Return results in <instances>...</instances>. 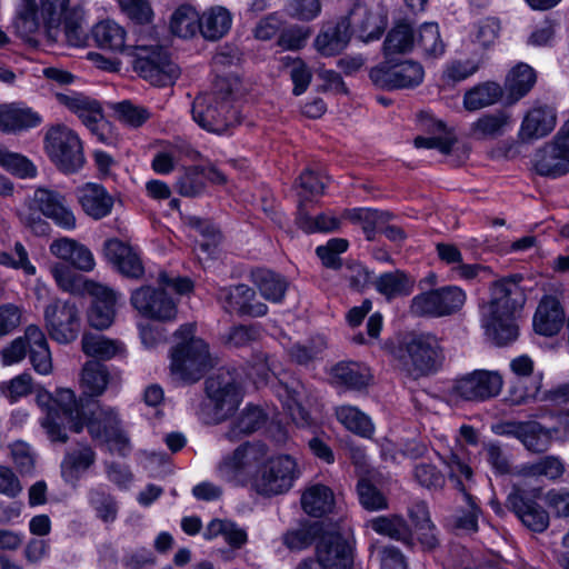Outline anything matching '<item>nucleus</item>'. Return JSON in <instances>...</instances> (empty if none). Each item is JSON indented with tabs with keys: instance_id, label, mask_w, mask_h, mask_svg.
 I'll return each instance as SVG.
<instances>
[{
	"instance_id": "1",
	"label": "nucleus",
	"mask_w": 569,
	"mask_h": 569,
	"mask_svg": "<svg viewBox=\"0 0 569 569\" xmlns=\"http://www.w3.org/2000/svg\"><path fill=\"white\" fill-rule=\"evenodd\" d=\"M87 0H20L12 27L28 39L42 26L49 38L56 40L62 32L68 44L80 47L84 42L81 28L82 6Z\"/></svg>"
},
{
	"instance_id": "2",
	"label": "nucleus",
	"mask_w": 569,
	"mask_h": 569,
	"mask_svg": "<svg viewBox=\"0 0 569 569\" xmlns=\"http://www.w3.org/2000/svg\"><path fill=\"white\" fill-rule=\"evenodd\" d=\"M523 303L525 295L516 280L505 278L495 282L482 322L496 345L506 346L517 339L515 319Z\"/></svg>"
},
{
	"instance_id": "3",
	"label": "nucleus",
	"mask_w": 569,
	"mask_h": 569,
	"mask_svg": "<svg viewBox=\"0 0 569 569\" xmlns=\"http://www.w3.org/2000/svg\"><path fill=\"white\" fill-rule=\"evenodd\" d=\"M234 84L236 81L219 78L213 91L194 99L192 118L202 129L221 134L239 122L238 111L232 104Z\"/></svg>"
},
{
	"instance_id": "4",
	"label": "nucleus",
	"mask_w": 569,
	"mask_h": 569,
	"mask_svg": "<svg viewBox=\"0 0 569 569\" xmlns=\"http://www.w3.org/2000/svg\"><path fill=\"white\" fill-rule=\"evenodd\" d=\"M206 399L196 408L204 423H219L232 415L241 402L242 395L236 371L219 369L204 382Z\"/></svg>"
},
{
	"instance_id": "5",
	"label": "nucleus",
	"mask_w": 569,
	"mask_h": 569,
	"mask_svg": "<svg viewBox=\"0 0 569 569\" xmlns=\"http://www.w3.org/2000/svg\"><path fill=\"white\" fill-rule=\"evenodd\" d=\"M196 326L184 323L174 332L179 340L171 350L170 370L184 382H197L212 367L209 346L194 337Z\"/></svg>"
},
{
	"instance_id": "6",
	"label": "nucleus",
	"mask_w": 569,
	"mask_h": 569,
	"mask_svg": "<svg viewBox=\"0 0 569 569\" xmlns=\"http://www.w3.org/2000/svg\"><path fill=\"white\" fill-rule=\"evenodd\" d=\"M268 458V447L260 441H247L226 455L217 466L220 479L233 486L253 482L262 463Z\"/></svg>"
},
{
	"instance_id": "7",
	"label": "nucleus",
	"mask_w": 569,
	"mask_h": 569,
	"mask_svg": "<svg viewBox=\"0 0 569 569\" xmlns=\"http://www.w3.org/2000/svg\"><path fill=\"white\" fill-rule=\"evenodd\" d=\"M129 56L133 57L134 71L153 86H171L180 76L179 67L158 43L138 42Z\"/></svg>"
},
{
	"instance_id": "8",
	"label": "nucleus",
	"mask_w": 569,
	"mask_h": 569,
	"mask_svg": "<svg viewBox=\"0 0 569 569\" xmlns=\"http://www.w3.org/2000/svg\"><path fill=\"white\" fill-rule=\"evenodd\" d=\"M46 151L56 166L66 173H74L84 164L79 136L69 127L58 124L46 134Z\"/></svg>"
},
{
	"instance_id": "9",
	"label": "nucleus",
	"mask_w": 569,
	"mask_h": 569,
	"mask_svg": "<svg viewBox=\"0 0 569 569\" xmlns=\"http://www.w3.org/2000/svg\"><path fill=\"white\" fill-rule=\"evenodd\" d=\"M298 477L297 461L289 455H280L267 458L253 479L252 488L260 496L273 497L290 490Z\"/></svg>"
},
{
	"instance_id": "10",
	"label": "nucleus",
	"mask_w": 569,
	"mask_h": 569,
	"mask_svg": "<svg viewBox=\"0 0 569 569\" xmlns=\"http://www.w3.org/2000/svg\"><path fill=\"white\" fill-rule=\"evenodd\" d=\"M83 423L92 439L108 443L110 449L120 456L128 455L129 438L122 430L121 419L116 408L98 405Z\"/></svg>"
},
{
	"instance_id": "11",
	"label": "nucleus",
	"mask_w": 569,
	"mask_h": 569,
	"mask_svg": "<svg viewBox=\"0 0 569 569\" xmlns=\"http://www.w3.org/2000/svg\"><path fill=\"white\" fill-rule=\"evenodd\" d=\"M443 463L447 467L449 480L453 482L456 489L461 492L462 499L467 506L466 510H461L455 517L453 525L457 529L476 532L478 530V519L481 509L477 499L467 491L462 482V478L468 481L472 479V469L452 452L443 459Z\"/></svg>"
},
{
	"instance_id": "12",
	"label": "nucleus",
	"mask_w": 569,
	"mask_h": 569,
	"mask_svg": "<svg viewBox=\"0 0 569 569\" xmlns=\"http://www.w3.org/2000/svg\"><path fill=\"white\" fill-rule=\"evenodd\" d=\"M502 385V377L499 372L478 369L456 378L449 389V395L465 401H486L498 396Z\"/></svg>"
},
{
	"instance_id": "13",
	"label": "nucleus",
	"mask_w": 569,
	"mask_h": 569,
	"mask_svg": "<svg viewBox=\"0 0 569 569\" xmlns=\"http://www.w3.org/2000/svg\"><path fill=\"white\" fill-rule=\"evenodd\" d=\"M466 302V293L457 286H446L417 295L411 300V312L440 318L456 313Z\"/></svg>"
},
{
	"instance_id": "14",
	"label": "nucleus",
	"mask_w": 569,
	"mask_h": 569,
	"mask_svg": "<svg viewBox=\"0 0 569 569\" xmlns=\"http://www.w3.org/2000/svg\"><path fill=\"white\" fill-rule=\"evenodd\" d=\"M46 328L51 339L69 343L77 339L81 321L80 312L71 300L53 299L43 311Z\"/></svg>"
},
{
	"instance_id": "15",
	"label": "nucleus",
	"mask_w": 569,
	"mask_h": 569,
	"mask_svg": "<svg viewBox=\"0 0 569 569\" xmlns=\"http://www.w3.org/2000/svg\"><path fill=\"white\" fill-rule=\"evenodd\" d=\"M393 59H387L371 70L370 77L375 83L388 89H408L419 86L425 77L422 66L413 60L392 64Z\"/></svg>"
},
{
	"instance_id": "16",
	"label": "nucleus",
	"mask_w": 569,
	"mask_h": 569,
	"mask_svg": "<svg viewBox=\"0 0 569 569\" xmlns=\"http://www.w3.org/2000/svg\"><path fill=\"white\" fill-rule=\"evenodd\" d=\"M132 307L144 318L157 321H172L177 317V305L163 289L143 286L132 291Z\"/></svg>"
},
{
	"instance_id": "17",
	"label": "nucleus",
	"mask_w": 569,
	"mask_h": 569,
	"mask_svg": "<svg viewBox=\"0 0 569 569\" xmlns=\"http://www.w3.org/2000/svg\"><path fill=\"white\" fill-rule=\"evenodd\" d=\"M58 102L76 113L82 123L94 134L99 141L107 140L103 129L107 122L100 103L83 93L70 91L56 94Z\"/></svg>"
},
{
	"instance_id": "18",
	"label": "nucleus",
	"mask_w": 569,
	"mask_h": 569,
	"mask_svg": "<svg viewBox=\"0 0 569 569\" xmlns=\"http://www.w3.org/2000/svg\"><path fill=\"white\" fill-rule=\"evenodd\" d=\"M506 506L532 532L540 533L549 527L548 511L526 490L512 489L507 497Z\"/></svg>"
},
{
	"instance_id": "19",
	"label": "nucleus",
	"mask_w": 569,
	"mask_h": 569,
	"mask_svg": "<svg viewBox=\"0 0 569 569\" xmlns=\"http://www.w3.org/2000/svg\"><path fill=\"white\" fill-rule=\"evenodd\" d=\"M406 350L412 367L421 375L435 372L442 365V349L433 335H415L407 342Z\"/></svg>"
},
{
	"instance_id": "20",
	"label": "nucleus",
	"mask_w": 569,
	"mask_h": 569,
	"mask_svg": "<svg viewBox=\"0 0 569 569\" xmlns=\"http://www.w3.org/2000/svg\"><path fill=\"white\" fill-rule=\"evenodd\" d=\"M217 297L222 308L229 313L262 317L268 312L267 305L254 301L256 291L243 283L220 288Z\"/></svg>"
},
{
	"instance_id": "21",
	"label": "nucleus",
	"mask_w": 569,
	"mask_h": 569,
	"mask_svg": "<svg viewBox=\"0 0 569 569\" xmlns=\"http://www.w3.org/2000/svg\"><path fill=\"white\" fill-rule=\"evenodd\" d=\"M316 555L322 569H350L353 561L350 543L338 532H325L317 542Z\"/></svg>"
},
{
	"instance_id": "22",
	"label": "nucleus",
	"mask_w": 569,
	"mask_h": 569,
	"mask_svg": "<svg viewBox=\"0 0 569 569\" xmlns=\"http://www.w3.org/2000/svg\"><path fill=\"white\" fill-rule=\"evenodd\" d=\"M510 369L517 377V383L510 390L511 401L522 405L536 399L542 386V373L533 375V361L522 355L511 360Z\"/></svg>"
},
{
	"instance_id": "23",
	"label": "nucleus",
	"mask_w": 569,
	"mask_h": 569,
	"mask_svg": "<svg viewBox=\"0 0 569 569\" xmlns=\"http://www.w3.org/2000/svg\"><path fill=\"white\" fill-rule=\"evenodd\" d=\"M36 208L58 227L72 230L76 228V217L66 197L52 189L38 188L33 193Z\"/></svg>"
},
{
	"instance_id": "24",
	"label": "nucleus",
	"mask_w": 569,
	"mask_h": 569,
	"mask_svg": "<svg viewBox=\"0 0 569 569\" xmlns=\"http://www.w3.org/2000/svg\"><path fill=\"white\" fill-rule=\"evenodd\" d=\"M556 124V108L547 103L535 102L522 119L519 137L522 141L538 140L547 137Z\"/></svg>"
},
{
	"instance_id": "25",
	"label": "nucleus",
	"mask_w": 569,
	"mask_h": 569,
	"mask_svg": "<svg viewBox=\"0 0 569 569\" xmlns=\"http://www.w3.org/2000/svg\"><path fill=\"white\" fill-rule=\"evenodd\" d=\"M349 24V30L355 32L365 42L379 39L385 30L386 22L380 14L373 13L367 4L356 2L348 16L342 18Z\"/></svg>"
},
{
	"instance_id": "26",
	"label": "nucleus",
	"mask_w": 569,
	"mask_h": 569,
	"mask_svg": "<svg viewBox=\"0 0 569 569\" xmlns=\"http://www.w3.org/2000/svg\"><path fill=\"white\" fill-rule=\"evenodd\" d=\"M107 259L127 278L140 279L144 273L140 253L130 244L118 239L104 243Z\"/></svg>"
},
{
	"instance_id": "27",
	"label": "nucleus",
	"mask_w": 569,
	"mask_h": 569,
	"mask_svg": "<svg viewBox=\"0 0 569 569\" xmlns=\"http://www.w3.org/2000/svg\"><path fill=\"white\" fill-rule=\"evenodd\" d=\"M87 290L93 297L92 306L88 313L90 325L99 330L109 328L116 316V292L99 283H88Z\"/></svg>"
},
{
	"instance_id": "28",
	"label": "nucleus",
	"mask_w": 569,
	"mask_h": 569,
	"mask_svg": "<svg viewBox=\"0 0 569 569\" xmlns=\"http://www.w3.org/2000/svg\"><path fill=\"white\" fill-rule=\"evenodd\" d=\"M535 168L540 176L561 177L569 172V153L552 138L537 151Z\"/></svg>"
},
{
	"instance_id": "29",
	"label": "nucleus",
	"mask_w": 569,
	"mask_h": 569,
	"mask_svg": "<svg viewBox=\"0 0 569 569\" xmlns=\"http://www.w3.org/2000/svg\"><path fill=\"white\" fill-rule=\"evenodd\" d=\"M351 31L342 18L336 22L326 23L315 39V47L325 57L340 53L349 43Z\"/></svg>"
},
{
	"instance_id": "30",
	"label": "nucleus",
	"mask_w": 569,
	"mask_h": 569,
	"mask_svg": "<svg viewBox=\"0 0 569 569\" xmlns=\"http://www.w3.org/2000/svg\"><path fill=\"white\" fill-rule=\"evenodd\" d=\"M77 196L83 211L96 220L107 217L112 210L113 198L101 184L86 183L78 189Z\"/></svg>"
},
{
	"instance_id": "31",
	"label": "nucleus",
	"mask_w": 569,
	"mask_h": 569,
	"mask_svg": "<svg viewBox=\"0 0 569 569\" xmlns=\"http://www.w3.org/2000/svg\"><path fill=\"white\" fill-rule=\"evenodd\" d=\"M565 322V311L555 297H545L535 313L533 328L537 333L551 337L557 335Z\"/></svg>"
},
{
	"instance_id": "32",
	"label": "nucleus",
	"mask_w": 569,
	"mask_h": 569,
	"mask_svg": "<svg viewBox=\"0 0 569 569\" xmlns=\"http://www.w3.org/2000/svg\"><path fill=\"white\" fill-rule=\"evenodd\" d=\"M53 406L60 418L57 421L60 422V427L64 432L68 428L73 432H81L84 423L80 407L77 402L76 395L71 389L60 388L53 396Z\"/></svg>"
},
{
	"instance_id": "33",
	"label": "nucleus",
	"mask_w": 569,
	"mask_h": 569,
	"mask_svg": "<svg viewBox=\"0 0 569 569\" xmlns=\"http://www.w3.org/2000/svg\"><path fill=\"white\" fill-rule=\"evenodd\" d=\"M40 116L32 109L18 103L0 106V131L11 133L37 127Z\"/></svg>"
},
{
	"instance_id": "34",
	"label": "nucleus",
	"mask_w": 569,
	"mask_h": 569,
	"mask_svg": "<svg viewBox=\"0 0 569 569\" xmlns=\"http://www.w3.org/2000/svg\"><path fill=\"white\" fill-rule=\"evenodd\" d=\"M274 392L293 420H307L308 413L302 407V401L307 398L308 391L300 380L292 378L289 382L279 381L274 386Z\"/></svg>"
},
{
	"instance_id": "35",
	"label": "nucleus",
	"mask_w": 569,
	"mask_h": 569,
	"mask_svg": "<svg viewBox=\"0 0 569 569\" xmlns=\"http://www.w3.org/2000/svg\"><path fill=\"white\" fill-rule=\"evenodd\" d=\"M26 340L33 369L40 375H49L52 371V359L43 331L38 326L30 325L26 329Z\"/></svg>"
},
{
	"instance_id": "36",
	"label": "nucleus",
	"mask_w": 569,
	"mask_h": 569,
	"mask_svg": "<svg viewBox=\"0 0 569 569\" xmlns=\"http://www.w3.org/2000/svg\"><path fill=\"white\" fill-rule=\"evenodd\" d=\"M87 502L94 517L104 523H112L119 513V501L107 485H96L87 491Z\"/></svg>"
},
{
	"instance_id": "37",
	"label": "nucleus",
	"mask_w": 569,
	"mask_h": 569,
	"mask_svg": "<svg viewBox=\"0 0 569 569\" xmlns=\"http://www.w3.org/2000/svg\"><path fill=\"white\" fill-rule=\"evenodd\" d=\"M331 379L336 386L360 391L367 388L370 382L371 375L369 369L362 363L355 361H341L332 367Z\"/></svg>"
},
{
	"instance_id": "38",
	"label": "nucleus",
	"mask_w": 569,
	"mask_h": 569,
	"mask_svg": "<svg viewBox=\"0 0 569 569\" xmlns=\"http://www.w3.org/2000/svg\"><path fill=\"white\" fill-rule=\"evenodd\" d=\"M232 26L231 12L222 6H212L200 14V34L209 41L223 38Z\"/></svg>"
},
{
	"instance_id": "39",
	"label": "nucleus",
	"mask_w": 569,
	"mask_h": 569,
	"mask_svg": "<svg viewBox=\"0 0 569 569\" xmlns=\"http://www.w3.org/2000/svg\"><path fill=\"white\" fill-rule=\"evenodd\" d=\"M93 39L101 49L123 52L129 56L133 46L126 44V30L116 21L104 20L92 30Z\"/></svg>"
},
{
	"instance_id": "40",
	"label": "nucleus",
	"mask_w": 569,
	"mask_h": 569,
	"mask_svg": "<svg viewBox=\"0 0 569 569\" xmlns=\"http://www.w3.org/2000/svg\"><path fill=\"white\" fill-rule=\"evenodd\" d=\"M370 527L379 535L402 542L412 548L415 538L412 531L403 517L398 515L379 516L370 520Z\"/></svg>"
},
{
	"instance_id": "41",
	"label": "nucleus",
	"mask_w": 569,
	"mask_h": 569,
	"mask_svg": "<svg viewBox=\"0 0 569 569\" xmlns=\"http://www.w3.org/2000/svg\"><path fill=\"white\" fill-rule=\"evenodd\" d=\"M342 217L360 224L367 240L375 239L376 233L390 220L391 213L370 208H355L343 211Z\"/></svg>"
},
{
	"instance_id": "42",
	"label": "nucleus",
	"mask_w": 569,
	"mask_h": 569,
	"mask_svg": "<svg viewBox=\"0 0 569 569\" xmlns=\"http://www.w3.org/2000/svg\"><path fill=\"white\" fill-rule=\"evenodd\" d=\"M251 280L266 300L276 303L282 301L288 288L283 277L271 270L258 268L251 272Z\"/></svg>"
},
{
	"instance_id": "43",
	"label": "nucleus",
	"mask_w": 569,
	"mask_h": 569,
	"mask_svg": "<svg viewBox=\"0 0 569 569\" xmlns=\"http://www.w3.org/2000/svg\"><path fill=\"white\" fill-rule=\"evenodd\" d=\"M416 30L408 22H398L388 32L383 42L386 59H392L395 54L408 53L415 49Z\"/></svg>"
},
{
	"instance_id": "44",
	"label": "nucleus",
	"mask_w": 569,
	"mask_h": 569,
	"mask_svg": "<svg viewBox=\"0 0 569 569\" xmlns=\"http://www.w3.org/2000/svg\"><path fill=\"white\" fill-rule=\"evenodd\" d=\"M415 286V280L401 270L385 272L376 278V290L385 296L388 300L409 296Z\"/></svg>"
},
{
	"instance_id": "45",
	"label": "nucleus",
	"mask_w": 569,
	"mask_h": 569,
	"mask_svg": "<svg viewBox=\"0 0 569 569\" xmlns=\"http://www.w3.org/2000/svg\"><path fill=\"white\" fill-rule=\"evenodd\" d=\"M502 97V88L493 81L482 82L468 90L463 96V107L477 111L497 103Z\"/></svg>"
},
{
	"instance_id": "46",
	"label": "nucleus",
	"mask_w": 569,
	"mask_h": 569,
	"mask_svg": "<svg viewBox=\"0 0 569 569\" xmlns=\"http://www.w3.org/2000/svg\"><path fill=\"white\" fill-rule=\"evenodd\" d=\"M110 381V372L106 365L99 361H88L81 372V388L89 397L101 396Z\"/></svg>"
},
{
	"instance_id": "47",
	"label": "nucleus",
	"mask_w": 569,
	"mask_h": 569,
	"mask_svg": "<svg viewBox=\"0 0 569 569\" xmlns=\"http://www.w3.org/2000/svg\"><path fill=\"white\" fill-rule=\"evenodd\" d=\"M337 420L349 431L369 438L375 431L373 423L368 415L357 407L342 405L336 408Z\"/></svg>"
},
{
	"instance_id": "48",
	"label": "nucleus",
	"mask_w": 569,
	"mask_h": 569,
	"mask_svg": "<svg viewBox=\"0 0 569 569\" xmlns=\"http://www.w3.org/2000/svg\"><path fill=\"white\" fill-rule=\"evenodd\" d=\"M303 510L312 517L330 512L335 505L332 490L323 485H316L306 490L301 497Z\"/></svg>"
},
{
	"instance_id": "49",
	"label": "nucleus",
	"mask_w": 569,
	"mask_h": 569,
	"mask_svg": "<svg viewBox=\"0 0 569 569\" xmlns=\"http://www.w3.org/2000/svg\"><path fill=\"white\" fill-rule=\"evenodd\" d=\"M536 81V72L530 66L526 63L517 64L510 70L506 82L510 100L516 102L527 96Z\"/></svg>"
},
{
	"instance_id": "50",
	"label": "nucleus",
	"mask_w": 569,
	"mask_h": 569,
	"mask_svg": "<svg viewBox=\"0 0 569 569\" xmlns=\"http://www.w3.org/2000/svg\"><path fill=\"white\" fill-rule=\"evenodd\" d=\"M266 422L264 412L256 406L246 407L237 420L232 423L226 437L236 441L243 436L251 435L259 430Z\"/></svg>"
},
{
	"instance_id": "51",
	"label": "nucleus",
	"mask_w": 569,
	"mask_h": 569,
	"mask_svg": "<svg viewBox=\"0 0 569 569\" xmlns=\"http://www.w3.org/2000/svg\"><path fill=\"white\" fill-rule=\"evenodd\" d=\"M110 109L117 121L131 129L142 127L151 118V111L148 108L136 104L131 100L112 102Z\"/></svg>"
},
{
	"instance_id": "52",
	"label": "nucleus",
	"mask_w": 569,
	"mask_h": 569,
	"mask_svg": "<svg viewBox=\"0 0 569 569\" xmlns=\"http://www.w3.org/2000/svg\"><path fill=\"white\" fill-rule=\"evenodd\" d=\"M415 49H419L427 58H438L445 52L439 27L435 22H426L416 30Z\"/></svg>"
},
{
	"instance_id": "53",
	"label": "nucleus",
	"mask_w": 569,
	"mask_h": 569,
	"mask_svg": "<svg viewBox=\"0 0 569 569\" xmlns=\"http://www.w3.org/2000/svg\"><path fill=\"white\" fill-rule=\"evenodd\" d=\"M511 124V116L505 110H498L480 117L472 123L473 134L480 138H497L502 136Z\"/></svg>"
},
{
	"instance_id": "54",
	"label": "nucleus",
	"mask_w": 569,
	"mask_h": 569,
	"mask_svg": "<svg viewBox=\"0 0 569 569\" xmlns=\"http://www.w3.org/2000/svg\"><path fill=\"white\" fill-rule=\"evenodd\" d=\"M170 29L180 38H192L200 33V14L191 6H180L172 13Z\"/></svg>"
},
{
	"instance_id": "55",
	"label": "nucleus",
	"mask_w": 569,
	"mask_h": 569,
	"mask_svg": "<svg viewBox=\"0 0 569 569\" xmlns=\"http://www.w3.org/2000/svg\"><path fill=\"white\" fill-rule=\"evenodd\" d=\"M82 351L92 358L109 360L122 352V345L102 335L84 333L81 340Z\"/></svg>"
},
{
	"instance_id": "56",
	"label": "nucleus",
	"mask_w": 569,
	"mask_h": 569,
	"mask_svg": "<svg viewBox=\"0 0 569 569\" xmlns=\"http://www.w3.org/2000/svg\"><path fill=\"white\" fill-rule=\"evenodd\" d=\"M36 400L38 406L46 410V417L41 420V426L46 430L48 437L52 441L66 442L68 437L66 432L62 431L60 422L57 421V418H60V415L53 406V396L46 390H41L37 393Z\"/></svg>"
},
{
	"instance_id": "57",
	"label": "nucleus",
	"mask_w": 569,
	"mask_h": 569,
	"mask_svg": "<svg viewBox=\"0 0 569 569\" xmlns=\"http://www.w3.org/2000/svg\"><path fill=\"white\" fill-rule=\"evenodd\" d=\"M206 168L202 166H189L176 181V190L182 197L194 198L206 191Z\"/></svg>"
},
{
	"instance_id": "58",
	"label": "nucleus",
	"mask_w": 569,
	"mask_h": 569,
	"mask_svg": "<svg viewBox=\"0 0 569 569\" xmlns=\"http://www.w3.org/2000/svg\"><path fill=\"white\" fill-rule=\"evenodd\" d=\"M296 222L307 233L331 232L340 226L339 219L328 213H320L316 218L310 217L302 202L298 204Z\"/></svg>"
},
{
	"instance_id": "59",
	"label": "nucleus",
	"mask_w": 569,
	"mask_h": 569,
	"mask_svg": "<svg viewBox=\"0 0 569 569\" xmlns=\"http://www.w3.org/2000/svg\"><path fill=\"white\" fill-rule=\"evenodd\" d=\"M519 441L525 448L535 453H541L551 445V433L539 422L525 421Z\"/></svg>"
},
{
	"instance_id": "60",
	"label": "nucleus",
	"mask_w": 569,
	"mask_h": 569,
	"mask_svg": "<svg viewBox=\"0 0 569 569\" xmlns=\"http://www.w3.org/2000/svg\"><path fill=\"white\" fill-rule=\"evenodd\" d=\"M319 533L320 527L317 522H303L284 532L282 543L290 550H302L311 546Z\"/></svg>"
},
{
	"instance_id": "61",
	"label": "nucleus",
	"mask_w": 569,
	"mask_h": 569,
	"mask_svg": "<svg viewBox=\"0 0 569 569\" xmlns=\"http://www.w3.org/2000/svg\"><path fill=\"white\" fill-rule=\"evenodd\" d=\"M94 460L96 453L88 446L72 450L67 453L61 463L62 475L66 478H74L79 472L86 471Z\"/></svg>"
},
{
	"instance_id": "62",
	"label": "nucleus",
	"mask_w": 569,
	"mask_h": 569,
	"mask_svg": "<svg viewBox=\"0 0 569 569\" xmlns=\"http://www.w3.org/2000/svg\"><path fill=\"white\" fill-rule=\"evenodd\" d=\"M299 204L302 202L307 208L311 198L321 196L326 188V181L311 169H306L298 179Z\"/></svg>"
},
{
	"instance_id": "63",
	"label": "nucleus",
	"mask_w": 569,
	"mask_h": 569,
	"mask_svg": "<svg viewBox=\"0 0 569 569\" xmlns=\"http://www.w3.org/2000/svg\"><path fill=\"white\" fill-rule=\"evenodd\" d=\"M565 465L559 457L546 456L533 463H528L525 471L535 477H546L556 481L560 479L565 472Z\"/></svg>"
},
{
	"instance_id": "64",
	"label": "nucleus",
	"mask_w": 569,
	"mask_h": 569,
	"mask_svg": "<svg viewBox=\"0 0 569 569\" xmlns=\"http://www.w3.org/2000/svg\"><path fill=\"white\" fill-rule=\"evenodd\" d=\"M413 479L428 490H441L446 485V476L432 463L419 462L412 470Z\"/></svg>"
}]
</instances>
